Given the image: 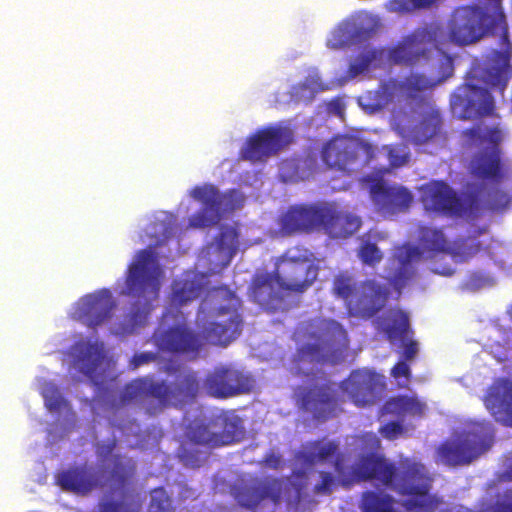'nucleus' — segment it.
Masks as SVG:
<instances>
[{
  "mask_svg": "<svg viewBox=\"0 0 512 512\" xmlns=\"http://www.w3.org/2000/svg\"><path fill=\"white\" fill-rule=\"evenodd\" d=\"M489 8L464 6L457 8L449 20L448 34L437 22L426 23L405 36L388 50L384 48L367 49L350 63L348 72L355 77L365 72L370 66L380 67L384 58L394 65L418 67L428 64L433 46L440 52L447 42L468 45L481 39L486 34H493L497 28L502 30V51L492 50L485 58L483 66L473 67L467 75L466 82L460 85L451 97V107L462 119H474L491 115L494 111V99L487 88L480 87L474 80H481L490 88L501 91L507 86L512 75L511 45L502 9V0H489Z\"/></svg>",
  "mask_w": 512,
  "mask_h": 512,
  "instance_id": "obj_1",
  "label": "nucleus"
},
{
  "mask_svg": "<svg viewBox=\"0 0 512 512\" xmlns=\"http://www.w3.org/2000/svg\"><path fill=\"white\" fill-rule=\"evenodd\" d=\"M334 458V469L344 487L354 483L374 481L378 485L412 498L403 502L406 510L411 512H428L432 502L429 491L432 479L426 467L419 461L403 458L395 463L384 455L370 452L358 457L354 466L347 471L339 444L325 438L307 442L298 454V459L305 466H314Z\"/></svg>",
  "mask_w": 512,
  "mask_h": 512,
  "instance_id": "obj_2",
  "label": "nucleus"
},
{
  "mask_svg": "<svg viewBox=\"0 0 512 512\" xmlns=\"http://www.w3.org/2000/svg\"><path fill=\"white\" fill-rule=\"evenodd\" d=\"M241 307V299L228 286L212 287L198 308V331L182 313L167 310L152 335L153 343L160 352L191 358L199 356L206 345L226 347L242 332Z\"/></svg>",
  "mask_w": 512,
  "mask_h": 512,
  "instance_id": "obj_3",
  "label": "nucleus"
},
{
  "mask_svg": "<svg viewBox=\"0 0 512 512\" xmlns=\"http://www.w3.org/2000/svg\"><path fill=\"white\" fill-rule=\"evenodd\" d=\"M440 69L441 77L438 80L412 73L402 80L391 78L382 82L376 92V106L379 108L392 102L395 96H404L414 101L412 112L415 123L407 128V137L415 145L427 144L445 137L442 115L426 92L438 81L452 75L453 59L448 54L441 53Z\"/></svg>",
  "mask_w": 512,
  "mask_h": 512,
  "instance_id": "obj_4",
  "label": "nucleus"
},
{
  "mask_svg": "<svg viewBox=\"0 0 512 512\" xmlns=\"http://www.w3.org/2000/svg\"><path fill=\"white\" fill-rule=\"evenodd\" d=\"M200 383L195 372L175 369L173 380L157 381L153 377H138L126 383L119 397L111 405L120 408L131 404L141 405L146 414L155 416L168 406H182L195 401Z\"/></svg>",
  "mask_w": 512,
  "mask_h": 512,
  "instance_id": "obj_5",
  "label": "nucleus"
},
{
  "mask_svg": "<svg viewBox=\"0 0 512 512\" xmlns=\"http://www.w3.org/2000/svg\"><path fill=\"white\" fill-rule=\"evenodd\" d=\"M162 276L157 254L152 249L138 251L128 266L125 288L122 291L123 295L135 300L117 323L115 334L131 335L147 324L153 309L152 302L159 296Z\"/></svg>",
  "mask_w": 512,
  "mask_h": 512,
  "instance_id": "obj_6",
  "label": "nucleus"
},
{
  "mask_svg": "<svg viewBox=\"0 0 512 512\" xmlns=\"http://www.w3.org/2000/svg\"><path fill=\"white\" fill-rule=\"evenodd\" d=\"M241 434L239 421L229 417L195 419L185 426L177 456L185 466L199 468L209 449L233 444Z\"/></svg>",
  "mask_w": 512,
  "mask_h": 512,
  "instance_id": "obj_7",
  "label": "nucleus"
},
{
  "mask_svg": "<svg viewBox=\"0 0 512 512\" xmlns=\"http://www.w3.org/2000/svg\"><path fill=\"white\" fill-rule=\"evenodd\" d=\"M419 247L405 243L396 246L388 262V282L399 293L416 275L415 263L423 253L430 256L450 252V243L441 228L422 226L418 232Z\"/></svg>",
  "mask_w": 512,
  "mask_h": 512,
  "instance_id": "obj_8",
  "label": "nucleus"
},
{
  "mask_svg": "<svg viewBox=\"0 0 512 512\" xmlns=\"http://www.w3.org/2000/svg\"><path fill=\"white\" fill-rule=\"evenodd\" d=\"M467 142L472 146L491 144V148L479 151L470 162L469 172L474 179L482 182L481 185H498L505 176L504 165L499 145L502 141V131L498 127H482L475 125L462 132Z\"/></svg>",
  "mask_w": 512,
  "mask_h": 512,
  "instance_id": "obj_9",
  "label": "nucleus"
},
{
  "mask_svg": "<svg viewBox=\"0 0 512 512\" xmlns=\"http://www.w3.org/2000/svg\"><path fill=\"white\" fill-rule=\"evenodd\" d=\"M333 293L345 301L350 315L371 318L384 306L388 289L375 280L359 284L347 272H340L333 279Z\"/></svg>",
  "mask_w": 512,
  "mask_h": 512,
  "instance_id": "obj_10",
  "label": "nucleus"
},
{
  "mask_svg": "<svg viewBox=\"0 0 512 512\" xmlns=\"http://www.w3.org/2000/svg\"><path fill=\"white\" fill-rule=\"evenodd\" d=\"M321 156L329 169L350 175L373 160L375 149L357 137L338 135L324 145Z\"/></svg>",
  "mask_w": 512,
  "mask_h": 512,
  "instance_id": "obj_11",
  "label": "nucleus"
},
{
  "mask_svg": "<svg viewBox=\"0 0 512 512\" xmlns=\"http://www.w3.org/2000/svg\"><path fill=\"white\" fill-rule=\"evenodd\" d=\"M306 248L293 247L285 251L275 264L279 283L287 292L303 293L313 285L319 274V266Z\"/></svg>",
  "mask_w": 512,
  "mask_h": 512,
  "instance_id": "obj_12",
  "label": "nucleus"
},
{
  "mask_svg": "<svg viewBox=\"0 0 512 512\" xmlns=\"http://www.w3.org/2000/svg\"><path fill=\"white\" fill-rule=\"evenodd\" d=\"M310 333L312 343L299 347L293 355V369L300 374L303 363L321 362L329 352L348 343L346 330L338 322L331 319H320Z\"/></svg>",
  "mask_w": 512,
  "mask_h": 512,
  "instance_id": "obj_13",
  "label": "nucleus"
},
{
  "mask_svg": "<svg viewBox=\"0 0 512 512\" xmlns=\"http://www.w3.org/2000/svg\"><path fill=\"white\" fill-rule=\"evenodd\" d=\"M294 396L297 407L317 422H326L343 410L344 399L330 380L298 386Z\"/></svg>",
  "mask_w": 512,
  "mask_h": 512,
  "instance_id": "obj_14",
  "label": "nucleus"
},
{
  "mask_svg": "<svg viewBox=\"0 0 512 512\" xmlns=\"http://www.w3.org/2000/svg\"><path fill=\"white\" fill-rule=\"evenodd\" d=\"M492 443V428L489 423H475L458 438L442 443L437 453L447 465L458 466L471 463L487 451Z\"/></svg>",
  "mask_w": 512,
  "mask_h": 512,
  "instance_id": "obj_15",
  "label": "nucleus"
},
{
  "mask_svg": "<svg viewBox=\"0 0 512 512\" xmlns=\"http://www.w3.org/2000/svg\"><path fill=\"white\" fill-rule=\"evenodd\" d=\"M253 388V376L232 364L216 366L203 381V390L215 399H228L248 394Z\"/></svg>",
  "mask_w": 512,
  "mask_h": 512,
  "instance_id": "obj_16",
  "label": "nucleus"
},
{
  "mask_svg": "<svg viewBox=\"0 0 512 512\" xmlns=\"http://www.w3.org/2000/svg\"><path fill=\"white\" fill-rule=\"evenodd\" d=\"M323 203L289 206L278 218L280 234L282 236H293L320 230L321 221L326 216L325 211H322Z\"/></svg>",
  "mask_w": 512,
  "mask_h": 512,
  "instance_id": "obj_17",
  "label": "nucleus"
},
{
  "mask_svg": "<svg viewBox=\"0 0 512 512\" xmlns=\"http://www.w3.org/2000/svg\"><path fill=\"white\" fill-rule=\"evenodd\" d=\"M421 201L428 211L467 217L466 193L459 197L444 181H431L422 186Z\"/></svg>",
  "mask_w": 512,
  "mask_h": 512,
  "instance_id": "obj_18",
  "label": "nucleus"
},
{
  "mask_svg": "<svg viewBox=\"0 0 512 512\" xmlns=\"http://www.w3.org/2000/svg\"><path fill=\"white\" fill-rule=\"evenodd\" d=\"M339 388L356 407L362 408L371 406L377 401L384 383L377 373L357 369L340 382Z\"/></svg>",
  "mask_w": 512,
  "mask_h": 512,
  "instance_id": "obj_19",
  "label": "nucleus"
},
{
  "mask_svg": "<svg viewBox=\"0 0 512 512\" xmlns=\"http://www.w3.org/2000/svg\"><path fill=\"white\" fill-rule=\"evenodd\" d=\"M56 483L64 491L85 496L107 487L106 470L88 464L74 465L57 473Z\"/></svg>",
  "mask_w": 512,
  "mask_h": 512,
  "instance_id": "obj_20",
  "label": "nucleus"
},
{
  "mask_svg": "<svg viewBox=\"0 0 512 512\" xmlns=\"http://www.w3.org/2000/svg\"><path fill=\"white\" fill-rule=\"evenodd\" d=\"M372 202L384 216L405 213L411 207L414 196L400 184H389L383 179H376L369 187Z\"/></svg>",
  "mask_w": 512,
  "mask_h": 512,
  "instance_id": "obj_21",
  "label": "nucleus"
},
{
  "mask_svg": "<svg viewBox=\"0 0 512 512\" xmlns=\"http://www.w3.org/2000/svg\"><path fill=\"white\" fill-rule=\"evenodd\" d=\"M291 137V132L286 128L267 127L260 129L248 138L240 152V157L251 162L263 161L290 143Z\"/></svg>",
  "mask_w": 512,
  "mask_h": 512,
  "instance_id": "obj_22",
  "label": "nucleus"
},
{
  "mask_svg": "<svg viewBox=\"0 0 512 512\" xmlns=\"http://www.w3.org/2000/svg\"><path fill=\"white\" fill-rule=\"evenodd\" d=\"M116 304L108 289H101L81 297L73 308L72 317L89 328L106 321Z\"/></svg>",
  "mask_w": 512,
  "mask_h": 512,
  "instance_id": "obj_23",
  "label": "nucleus"
},
{
  "mask_svg": "<svg viewBox=\"0 0 512 512\" xmlns=\"http://www.w3.org/2000/svg\"><path fill=\"white\" fill-rule=\"evenodd\" d=\"M115 447L116 441L113 440L100 445L97 453L103 461L109 459L111 462L110 470L106 472L107 486L113 491H124L133 483L136 465L132 458L120 454L112 455Z\"/></svg>",
  "mask_w": 512,
  "mask_h": 512,
  "instance_id": "obj_24",
  "label": "nucleus"
},
{
  "mask_svg": "<svg viewBox=\"0 0 512 512\" xmlns=\"http://www.w3.org/2000/svg\"><path fill=\"white\" fill-rule=\"evenodd\" d=\"M190 195L202 204V209L192 215L189 225L194 228L216 225L221 217L224 195L209 184L194 187Z\"/></svg>",
  "mask_w": 512,
  "mask_h": 512,
  "instance_id": "obj_25",
  "label": "nucleus"
},
{
  "mask_svg": "<svg viewBox=\"0 0 512 512\" xmlns=\"http://www.w3.org/2000/svg\"><path fill=\"white\" fill-rule=\"evenodd\" d=\"M511 202L509 194L498 188L486 189L484 185H470L466 192L467 217L483 212H502Z\"/></svg>",
  "mask_w": 512,
  "mask_h": 512,
  "instance_id": "obj_26",
  "label": "nucleus"
},
{
  "mask_svg": "<svg viewBox=\"0 0 512 512\" xmlns=\"http://www.w3.org/2000/svg\"><path fill=\"white\" fill-rule=\"evenodd\" d=\"M282 286L279 278L273 272H259L254 274L249 287L250 299L269 311H276L282 304Z\"/></svg>",
  "mask_w": 512,
  "mask_h": 512,
  "instance_id": "obj_27",
  "label": "nucleus"
},
{
  "mask_svg": "<svg viewBox=\"0 0 512 512\" xmlns=\"http://www.w3.org/2000/svg\"><path fill=\"white\" fill-rule=\"evenodd\" d=\"M284 487L283 479L267 477L252 485L239 488L236 492V499L241 506L246 508H254L266 499L278 504L282 499Z\"/></svg>",
  "mask_w": 512,
  "mask_h": 512,
  "instance_id": "obj_28",
  "label": "nucleus"
},
{
  "mask_svg": "<svg viewBox=\"0 0 512 512\" xmlns=\"http://www.w3.org/2000/svg\"><path fill=\"white\" fill-rule=\"evenodd\" d=\"M484 404L493 416L512 424V380L495 379L484 396Z\"/></svg>",
  "mask_w": 512,
  "mask_h": 512,
  "instance_id": "obj_29",
  "label": "nucleus"
},
{
  "mask_svg": "<svg viewBox=\"0 0 512 512\" xmlns=\"http://www.w3.org/2000/svg\"><path fill=\"white\" fill-rule=\"evenodd\" d=\"M326 216L321 221V228L333 238H347L356 233L362 222L351 213L338 211L332 204L323 203Z\"/></svg>",
  "mask_w": 512,
  "mask_h": 512,
  "instance_id": "obj_30",
  "label": "nucleus"
},
{
  "mask_svg": "<svg viewBox=\"0 0 512 512\" xmlns=\"http://www.w3.org/2000/svg\"><path fill=\"white\" fill-rule=\"evenodd\" d=\"M75 364L80 372L91 381L96 382L102 376L103 364L106 360L102 343L80 342L76 345Z\"/></svg>",
  "mask_w": 512,
  "mask_h": 512,
  "instance_id": "obj_31",
  "label": "nucleus"
},
{
  "mask_svg": "<svg viewBox=\"0 0 512 512\" xmlns=\"http://www.w3.org/2000/svg\"><path fill=\"white\" fill-rule=\"evenodd\" d=\"M380 328L386 338L391 342L404 343L412 335L409 316L401 309H391L380 319Z\"/></svg>",
  "mask_w": 512,
  "mask_h": 512,
  "instance_id": "obj_32",
  "label": "nucleus"
},
{
  "mask_svg": "<svg viewBox=\"0 0 512 512\" xmlns=\"http://www.w3.org/2000/svg\"><path fill=\"white\" fill-rule=\"evenodd\" d=\"M202 292V283L197 277L186 275L185 277L175 280L172 285L170 295V310H179L182 306L187 305L191 301L200 296Z\"/></svg>",
  "mask_w": 512,
  "mask_h": 512,
  "instance_id": "obj_33",
  "label": "nucleus"
},
{
  "mask_svg": "<svg viewBox=\"0 0 512 512\" xmlns=\"http://www.w3.org/2000/svg\"><path fill=\"white\" fill-rule=\"evenodd\" d=\"M392 496L377 491H366L362 494L361 509L363 512H397Z\"/></svg>",
  "mask_w": 512,
  "mask_h": 512,
  "instance_id": "obj_34",
  "label": "nucleus"
},
{
  "mask_svg": "<svg viewBox=\"0 0 512 512\" xmlns=\"http://www.w3.org/2000/svg\"><path fill=\"white\" fill-rule=\"evenodd\" d=\"M383 410L387 414L401 416L405 414H422L423 405L415 398L405 395L397 396L385 402Z\"/></svg>",
  "mask_w": 512,
  "mask_h": 512,
  "instance_id": "obj_35",
  "label": "nucleus"
},
{
  "mask_svg": "<svg viewBox=\"0 0 512 512\" xmlns=\"http://www.w3.org/2000/svg\"><path fill=\"white\" fill-rule=\"evenodd\" d=\"M482 250V244L474 237L459 239L453 247L450 246L449 254L459 262L467 261Z\"/></svg>",
  "mask_w": 512,
  "mask_h": 512,
  "instance_id": "obj_36",
  "label": "nucleus"
},
{
  "mask_svg": "<svg viewBox=\"0 0 512 512\" xmlns=\"http://www.w3.org/2000/svg\"><path fill=\"white\" fill-rule=\"evenodd\" d=\"M329 45L335 49L354 45L349 22L343 23L333 32Z\"/></svg>",
  "mask_w": 512,
  "mask_h": 512,
  "instance_id": "obj_37",
  "label": "nucleus"
},
{
  "mask_svg": "<svg viewBox=\"0 0 512 512\" xmlns=\"http://www.w3.org/2000/svg\"><path fill=\"white\" fill-rule=\"evenodd\" d=\"M329 45L335 49L354 45L349 22L343 23L333 32Z\"/></svg>",
  "mask_w": 512,
  "mask_h": 512,
  "instance_id": "obj_38",
  "label": "nucleus"
},
{
  "mask_svg": "<svg viewBox=\"0 0 512 512\" xmlns=\"http://www.w3.org/2000/svg\"><path fill=\"white\" fill-rule=\"evenodd\" d=\"M46 407L50 411L58 412L69 406V403L61 395L56 387H48L43 392Z\"/></svg>",
  "mask_w": 512,
  "mask_h": 512,
  "instance_id": "obj_39",
  "label": "nucleus"
},
{
  "mask_svg": "<svg viewBox=\"0 0 512 512\" xmlns=\"http://www.w3.org/2000/svg\"><path fill=\"white\" fill-rule=\"evenodd\" d=\"M359 258L364 264L374 266L381 262L383 255L375 243L366 241L359 249Z\"/></svg>",
  "mask_w": 512,
  "mask_h": 512,
  "instance_id": "obj_40",
  "label": "nucleus"
},
{
  "mask_svg": "<svg viewBox=\"0 0 512 512\" xmlns=\"http://www.w3.org/2000/svg\"><path fill=\"white\" fill-rule=\"evenodd\" d=\"M320 481L313 487L315 495H330L337 486V479L327 471L319 472Z\"/></svg>",
  "mask_w": 512,
  "mask_h": 512,
  "instance_id": "obj_41",
  "label": "nucleus"
},
{
  "mask_svg": "<svg viewBox=\"0 0 512 512\" xmlns=\"http://www.w3.org/2000/svg\"><path fill=\"white\" fill-rule=\"evenodd\" d=\"M350 31L353 36V43L358 44L368 40L375 32L374 27L370 25H364L363 23L356 21H348Z\"/></svg>",
  "mask_w": 512,
  "mask_h": 512,
  "instance_id": "obj_42",
  "label": "nucleus"
},
{
  "mask_svg": "<svg viewBox=\"0 0 512 512\" xmlns=\"http://www.w3.org/2000/svg\"><path fill=\"white\" fill-rule=\"evenodd\" d=\"M437 0H394L396 8L401 12H412L431 8Z\"/></svg>",
  "mask_w": 512,
  "mask_h": 512,
  "instance_id": "obj_43",
  "label": "nucleus"
},
{
  "mask_svg": "<svg viewBox=\"0 0 512 512\" xmlns=\"http://www.w3.org/2000/svg\"><path fill=\"white\" fill-rule=\"evenodd\" d=\"M379 432L383 437L394 440L404 432L403 425L398 421H390L381 426Z\"/></svg>",
  "mask_w": 512,
  "mask_h": 512,
  "instance_id": "obj_44",
  "label": "nucleus"
},
{
  "mask_svg": "<svg viewBox=\"0 0 512 512\" xmlns=\"http://www.w3.org/2000/svg\"><path fill=\"white\" fill-rule=\"evenodd\" d=\"M157 359V355L154 352H143L133 355L130 361V365L133 369H136L144 364L151 363Z\"/></svg>",
  "mask_w": 512,
  "mask_h": 512,
  "instance_id": "obj_45",
  "label": "nucleus"
},
{
  "mask_svg": "<svg viewBox=\"0 0 512 512\" xmlns=\"http://www.w3.org/2000/svg\"><path fill=\"white\" fill-rule=\"evenodd\" d=\"M226 237V232H222L219 236L217 248L219 251H223L227 254L228 258L227 261L224 263L223 266H227L233 257V255L236 252V243H225L224 239Z\"/></svg>",
  "mask_w": 512,
  "mask_h": 512,
  "instance_id": "obj_46",
  "label": "nucleus"
},
{
  "mask_svg": "<svg viewBox=\"0 0 512 512\" xmlns=\"http://www.w3.org/2000/svg\"><path fill=\"white\" fill-rule=\"evenodd\" d=\"M391 375L395 379L404 377L408 381L411 377V370L409 365L405 361H399L393 366L391 370Z\"/></svg>",
  "mask_w": 512,
  "mask_h": 512,
  "instance_id": "obj_47",
  "label": "nucleus"
},
{
  "mask_svg": "<svg viewBox=\"0 0 512 512\" xmlns=\"http://www.w3.org/2000/svg\"><path fill=\"white\" fill-rule=\"evenodd\" d=\"M168 511V499H158L156 496H152L149 504V512H167Z\"/></svg>",
  "mask_w": 512,
  "mask_h": 512,
  "instance_id": "obj_48",
  "label": "nucleus"
},
{
  "mask_svg": "<svg viewBox=\"0 0 512 512\" xmlns=\"http://www.w3.org/2000/svg\"><path fill=\"white\" fill-rule=\"evenodd\" d=\"M281 462V456L275 454L274 452H269L268 454L265 455L264 459L262 460L264 466L271 469H278L281 465Z\"/></svg>",
  "mask_w": 512,
  "mask_h": 512,
  "instance_id": "obj_49",
  "label": "nucleus"
},
{
  "mask_svg": "<svg viewBox=\"0 0 512 512\" xmlns=\"http://www.w3.org/2000/svg\"><path fill=\"white\" fill-rule=\"evenodd\" d=\"M403 344H404L403 356H404L405 360H412L418 352V343L415 340L409 339V341L407 343L404 342Z\"/></svg>",
  "mask_w": 512,
  "mask_h": 512,
  "instance_id": "obj_50",
  "label": "nucleus"
},
{
  "mask_svg": "<svg viewBox=\"0 0 512 512\" xmlns=\"http://www.w3.org/2000/svg\"><path fill=\"white\" fill-rule=\"evenodd\" d=\"M489 512H512V502H497L491 506Z\"/></svg>",
  "mask_w": 512,
  "mask_h": 512,
  "instance_id": "obj_51",
  "label": "nucleus"
},
{
  "mask_svg": "<svg viewBox=\"0 0 512 512\" xmlns=\"http://www.w3.org/2000/svg\"><path fill=\"white\" fill-rule=\"evenodd\" d=\"M294 476L297 479H306V473H305V471H302V470L294 472Z\"/></svg>",
  "mask_w": 512,
  "mask_h": 512,
  "instance_id": "obj_52",
  "label": "nucleus"
},
{
  "mask_svg": "<svg viewBox=\"0 0 512 512\" xmlns=\"http://www.w3.org/2000/svg\"><path fill=\"white\" fill-rule=\"evenodd\" d=\"M370 441L373 443V445L379 446V440L375 435H369Z\"/></svg>",
  "mask_w": 512,
  "mask_h": 512,
  "instance_id": "obj_53",
  "label": "nucleus"
},
{
  "mask_svg": "<svg viewBox=\"0 0 512 512\" xmlns=\"http://www.w3.org/2000/svg\"><path fill=\"white\" fill-rule=\"evenodd\" d=\"M301 490H302V488H298V489H297V493H298V494H300V493H301Z\"/></svg>",
  "mask_w": 512,
  "mask_h": 512,
  "instance_id": "obj_54",
  "label": "nucleus"
}]
</instances>
